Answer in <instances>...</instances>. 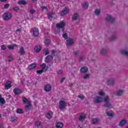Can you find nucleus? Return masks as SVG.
Wrapping results in <instances>:
<instances>
[{
	"label": "nucleus",
	"instance_id": "6e6d98bb",
	"mask_svg": "<svg viewBox=\"0 0 128 128\" xmlns=\"http://www.w3.org/2000/svg\"><path fill=\"white\" fill-rule=\"evenodd\" d=\"M78 54H79L78 51L74 52V54L75 56H78Z\"/></svg>",
	"mask_w": 128,
	"mask_h": 128
},
{
	"label": "nucleus",
	"instance_id": "f3484780",
	"mask_svg": "<svg viewBox=\"0 0 128 128\" xmlns=\"http://www.w3.org/2000/svg\"><path fill=\"white\" fill-rule=\"evenodd\" d=\"M30 108H32V104L30 102H28V104L25 106L26 112H28V110H30Z\"/></svg>",
	"mask_w": 128,
	"mask_h": 128
},
{
	"label": "nucleus",
	"instance_id": "a211bd4d",
	"mask_svg": "<svg viewBox=\"0 0 128 128\" xmlns=\"http://www.w3.org/2000/svg\"><path fill=\"white\" fill-rule=\"evenodd\" d=\"M36 66V63L32 64L28 66V68L30 70H34V68H35Z\"/></svg>",
	"mask_w": 128,
	"mask_h": 128
},
{
	"label": "nucleus",
	"instance_id": "ea45409f",
	"mask_svg": "<svg viewBox=\"0 0 128 128\" xmlns=\"http://www.w3.org/2000/svg\"><path fill=\"white\" fill-rule=\"evenodd\" d=\"M3 16H12V14L8 12L4 14Z\"/></svg>",
	"mask_w": 128,
	"mask_h": 128
},
{
	"label": "nucleus",
	"instance_id": "f704fd0d",
	"mask_svg": "<svg viewBox=\"0 0 128 128\" xmlns=\"http://www.w3.org/2000/svg\"><path fill=\"white\" fill-rule=\"evenodd\" d=\"M16 112L17 114H24V110L20 108L17 109Z\"/></svg>",
	"mask_w": 128,
	"mask_h": 128
},
{
	"label": "nucleus",
	"instance_id": "79ce46f5",
	"mask_svg": "<svg viewBox=\"0 0 128 128\" xmlns=\"http://www.w3.org/2000/svg\"><path fill=\"white\" fill-rule=\"evenodd\" d=\"M78 98H80L81 100H82L84 98V96H82V94H80L78 96Z\"/></svg>",
	"mask_w": 128,
	"mask_h": 128
},
{
	"label": "nucleus",
	"instance_id": "69168bd1",
	"mask_svg": "<svg viewBox=\"0 0 128 128\" xmlns=\"http://www.w3.org/2000/svg\"><path fill=\"white\" fill-rule=\"evenodd\" d=\"M6 0H0V1L2 2H6Z\"/></svg>",
	"mask_w": 128,
	"mask_h": 128
},
{
	"label": "nucleus",
	"instance_id": "c03bdc74",
	"mask_svg": "<svg viewBox=\"0 0 128 128\" xmlns=\"http://www.w3.org/2000/svg\"><path fill=\"white\" fill-rule=\"evenodd\" d=\"M10 4H5L4 5V8H6V10H8V8H10Z\"/></svg>",
	"mask_w": 128,
	"mask_h": 128
},
{
	"label": "nucleus",
	"instance_id": "0e129e2a",
	"mask_svg": "<svg viewBox=\"0 0 128 128\" xmlns=\"http://www.w3.org/2000/svg\"><path fill=\"white\" fill-rule=\"evenodd\" d=\"M22 29H17L16 32H20Z\"/></svg>",
	"mask_w": 128,
	"mask_h": 128
},
{
	"label": "nucleus",
	"instance_id": "72a5a7b5",
	"mask_svg": "<svg viewBox=\"0 0 128 128\" xmlns=\"http://www.w3.org/2000/svg\"><path fill=\"white\" fill-rule=\"evenodd\" d=\"M94 14L96 16H100V10L98 9H96L94 11Z\"/></svg>",
	"mask_w": 128,
	"mask_h": 128
},
{
	"label": "nucleus",
	"instance_id": "20e7f679",
	"mask_svg": "<svg viewBox=\"0 0 128 128\" xmlns=\"http://www.w3.org/2000/svg\"><path fill=\"white\" fill-rule=\"evenodd\" d=\"M32 34L34 36L35 38H36L37 36H38V35L40 34V32H38V29L36 28H34L32 29Z\"/></svg>",
	"mask_w": 128,
	"mask_h": 128
},
{
	"label": "nucleus",
	"instance_id": "4468645a",
	"mask_svg": "<svg viewBox=\"0 0 128 128\" xmlns=\"http://www.w3.org/2000/svg\"><path fill=\"white\" fill-rule=\"evenodd\" d=\"M86 114L84 113H82L80 115L78 120H80V122H82V120H86Z\"/></svg>",
	"mask_w": 128,
	"mask_h": 128
},
{
	"label": "nucleus",
	"instance_id": "412c9836",
	"mask_svg": "<svg viewBox=\"0 0 128 128\" xmlns=\"http://www.w3.org/2000/svg\"><path fill=\"white\" fill-rule=\"evenodd\" d=\"M51 54L53 56H58V53L57 51L54 50H52L51 51Z\"/></svg>",
	"mask_w": 128,
	"mask_h": 128
},
{
	"label": "nucleus",
	"instance_id": "a878e982",
	"mask_svg": "<svg viewBox=\"0 0 128 128\" xmlns=\"http://www.w3.org/2000/svg\"><path fill=\"white\" fill-rule=\"evenodd\" d=\"M62 126H64V124L62 122H58L56 125V127L57 128H62Z\"/></svg>",
	"mask_w": 128,
	"mask_h": 128
},
{
	"label": "nucleus",
	"instance_id": "3c124183",
	"mask_svg": "<svg viewBox=\"0 0 128 128\" xmlns=\"http://www.w3.org/2000/svg\"><path fill=\"white\" fill-rule=\"evenodd\" d=\"M34 12H36V10H30V14H34Z\"/></svg>",
	"mask_w": 128,
	"mask_h": 128
},
{
	"label": "nucleus",
	"instance_id": "c85d7f7f",
	"mask_svg": "<svg viewBox=\"0 0 128 128\" xmlns=\"http://www.w3.org/2000/svg\"><path fill=\"white\" fill-rule=\"evenodd\" d=\"M120 52L122 54H123V56H128V52L126 51L125 50H122L120 51Z\"/></svg>",
	"mask_w": 128,
	"mask_h": 128
},
{
	"label": "nucleus",
	"instance_id": "864d4df0",
	"mask_svg": "<svg viewBox=\"0 0 128 128\" xmlns=\"http://www.w3.org/2000/svg\"><path fill=\"white\" fill-rule=\"evenodd\" d=\"M98 94H100V96H104V92L102 91H100L98 92Z\"/></svg>",
	"mask_w": 128,
	"mask_h": 128
},
{
	"label": "nucleus",
	"instance_id": "393cba45",
	"mask_svg": "<svg viewBox=\"0 0 128 128\" xmlns=\"http://www.w3.org/2000/svg\"><path fill=\"white\" fill-rule=\"evenodd\" d=\"M22 100L24 104H28V102H30L28 100V98H26V97H22Z\"/></svg>",
	"mask_w": 128,
	"mask_h": 128
},
{
	"label": "nucleus",
	"instance_id": "39448f33",
	"mask_svg": "<svg viewBox=\"0 0 128 128\" xmlns=\"http://www.w3.org/2000/svg\"><path fill=\"white\" fill-rule=\"evenodd\" d=\"M44 90L47 92H50V90H52V86L49 84H46L44 86Z\"/></svg>",
	"mask_w": 128,
	"mask_h": 128
},
{
	"label": "nucleus",
	"instance_id": "2f4dec72",
	"mask_svg": "<svg viewBox=\"0 0 128 128\" xmlns=\"http://www.w3.org/2000/svg\"><path fill=\"white\" fill-rule=\"evenodd\" d=\"M124 94V90H118L116 93V96H122V94Z\"/></svg>",
	"mask_w": 128,
	"mask_h": 128
},
{
	"label": "nucleus",
	"instance_id": "5fc2aeb1",
	"mask_svg": "<svg viewBox=\"0 0 128 128\" xmlns=\"http://www.w3.org/2000/svg\"><path fill=\"white\" fill-rule=\"evenodd\" d=\"M2 50H6V46L4 45L1 46Z\"/></svg>",
	"mask_w": 128,
	"mask_h": 128
},
{
	"label": "nucleus",
	"instance_id": "2eb2a0df",
	"mask_svg": "<svg viewBox=\"0 0 128 128\" xmlns=\"http://www.w3.org/2000/svg\"><path fill=\"white\" fill-rule=\"evenodd\" d=\"M88 70V68L86 66L82 67L80 69V72H82V74H84V72H86Z\"/></svg>",
	"mask_w": 128,
	"mask_h": 128
},
{
	"label": "nucleus",
	"instance_id": "a19ab883",
	"mask_svg": "<svg viewBox=\"0 0 128 128\" xmlns=\"http://www.w3.org/2000/svg\"><path fill=\"white\" fill-rule=\"evenodd\" d=\"M36 74H42V72H44V70H38L36 71Z\"/></svg>",
	"mask_w": 128,
	"mask_h": 128
},
{
	"label": "nucleus",
	"instance_id": "7c9ffc66",
	"mask_svg": "<svg viewBox=\"0 0 128 128\" xmlns=\"http://www.w3.org/2000/svg\"><path fill=\"white\" fill-rule=\"evenodd\" d=\"M126 120H122L121 122H120L119 126H124L126 124Z\"/></svg>",
	"mask_w": 128,
	"mask_h": 128
},
{
	"label": "nucleus",
	"instance_id": "e433bc0d",
	"mask_svg": "<svg viewBox=\"0 0 128 128\" xmlns=\"http://www.w3.org/2000/svg\"><path fill=\"white\" fill-rule=\"evenodd\" d=\"M100 54H106V50L102 48L100 50Z\"/></svg>",
	"mask_w": 128,
	"mask_h": 128
},
{
	"label": "nucleus",
	"instance_id": "a18cd8bd",
	"mask_svg": "<svg viewBox=\"0 0 128 128\" xmlns=\"http://www.w3.org/2000/svg\"><path fill=\"white\" fill-rule=\"evenodd\" d=\"M90 78V74H86L84 76V80H86V78Z\"/></svg>",
	"mask_w": 128,
	"mask_h": 128
},
{
	"label": "nucleus",
	"instance_id": "4c0bfd02",
	"mask_svg": "<svg viewBox=\"0 0 128 128\" xmlns=\"http://www.w3.org/2000/svg\"><path fill=\"white\" fill-rule=\"evenodd\" d=\"M40 124H42V122H40V121H37L35 123V126H40Z\"/></svg>",
	"mask_w": 128,
	"mask_h": 128
},
{
	"label": "nucleus",
	"instance_id": "ddd939ff",
	"mask_svg": "<svg viewBox=\"0 0 128 128\" xmlns=\"http://www.w3.org/2000/svg\"><path fill=\"white\" fill-rule=\"evenodd\" d=\"M10 88H12V82L8 81L7 82V84L5 85L4 88L8 90H10Z\"/></svg>",
	"mask_w": 128,
	"mask_h": 128
},
{
	"label": "nucleus",
	"instance_id": "f03ea898",
	"mask_svg": "<svg viewBox=\"0 0 128 128\" xmlns=\"http://www.w3.org/2000/svg\"><path fill=\"white\" fill-rule=\"evenodd\" d=\"M64 26H66V22L63 20L56 24V28H62V32H64Z\"/></svg>",
	"mask_w": 128,
	"mask_h": 128
},
{
	"label": "nucleus",
	"instance_id": "cd10ccee",
	"mask_svg": "<svg viewBox=\"0 0 128 128\" xmlns=\"http://www.w3.org/2000/svg\"><path fill=\"white\" fill-rule=\"evenodd\" d=\"M12 56H7L6 61L8 62H12Z\"/></svg>",
	"mask_w": 128,
	"mask_h": 128
},
{
	"label": "nucleus",
	"instance_id": "9b49d317",
	"mask_svg": "<svg viewBox=\"0 0 128 128\" xmlns=\"http://www.w3.org/2000/svg\"><path fill=\"white\" fill-rule=\"evenodd\" d=\"M13 92H14V94L18 95L22 94V91L20 90V89L18 88H15L13 90Z\"/></svg>",
	"mask_w": 128,
	"mask_h": 128
},
{
	"label": "nucleus",
	"instance_id": "bf43d9fd",
	"mask_svg": "<svg viewBox=\"0 0 128 128\" xmlns=\"http://www.w3.org/2000/svg\"><path fill=\"white\" fill-rule=\"evenodd\" d=\"M66 80V78L64 77V78H62L60 80V82L62 84V82H64V81Z\"/></svg>",
	"mask_w": 128,
	"mask_h": 128
},
{
	"label": "nucleus",
	"instance_id": "423d86ee",
	"mask_svg": "<svg viewBox=\"0 0 128 128\" xmlns=\"http://www.w3.org/2000/svg\"><path fill=\"white\" fill-rule=\"evenodd\" d=\"M53 58H52V55H48L44 58V62H50L52 60Z\"/></svg>",
	"mask_w": 128,
	"mask_h": 128
},
{
	"label": "nucleus",
	"instance_id": "6ab92c4d",
	"mask_svg": "<svg viewBox=\"0 0 128 128\" xmlns=\"http://www.w3.org/2000/svg\"><path fill=\"white\" fill-rule=\"evenodd\" d=\"M107 84L108 86H114V82L112 78H110L108 80Z\"/></svg>",
	"mask_w": 128,
	"mask_h": 128
},
{
	"label": "nucleus",
	"instance_id": "6e6552de",
	"mask_svg": "<svg viewBox=\"0 0 128 128\" xmlns=\"http://www.w3.org/2000/svg\"><path fill=\"white\" fill-rule=\"evenodd\" d=\"M102 102V98L100 96H97L95 100H94V104H99Z\"/></svg>",
	"mask_w": 128,
	"mask_h": 128
},
{
	"label": "nucleus",
	"instance_id": "b1692460",
	"mask_svg": "<svg viewBox=\"0 0 128 128\" xmlns=\"http://www.w3.org/2000/svg\"><path fill=\"white\" fill-rule=\"evenodd\" d=\"M16 46V44H14L13 45H8L7 48H8L9 50H14V47Z\"/></svg>",
	"mask_w": 128,
	"mask_h": 128
},
{
	"label": "nucleus",
	"instance_id": "338daca9",
	"mask_svg": "<svg viewBox=\"0 0 128 128\" xmlns=\"http://www.w3.org/2000/svg\"><path fill=\"white\" fill-rule=\"evenodd\" d=\"M0 128H4V126H2V125H0Z\"/></svg>",
	"mask_w": 128,
	"mask_h": 128
},
{
	"label": "nucleus",
	"instance_id": "f8f14e48",
	"mask_svg": "<svg viewBox=\"0 0 128 128\" xmlns=\"http://www.w3.org/2000/svg\"><path fill=\"white\" fill-rule=\"evenodd\" d=\"M66 46H72V44H74V40L69 38L66 40Z\"/></svg>",
	"mask_w": 128,
	"mask_h": 128
},
{
	"label": "nucleus",
	"instance_id": "4d7b16f0",
	"mask_svg": "<svg viewBox=\"0 0 128 128\" xmlns=\"http://www.w3.org/2000/svg\"><path fill=\"white\" fill-rule=\"evenodd\" d=\"M48 54H50V51L46 50H45V56H48Z\"/></svg>",
	"mask_w": 128,
	"mask_h": 128
},
{
	"label": "nucleus",
	"instance_id": "0eeeda50",
	"mask_svg": "<svg viewBox=\"0 0 128 128\" xmlns=\"http://www.w3.org/2000/svg\"><path fill=\"white\" fill-rule=\"evenodd\" d=\"M68 12H70L68 8L65 7L64 10H63L62 11V12L60 13V16H66V14Z\"/></svg>",
	"mask_w": 128,
	"mask_h": 128
},
{
	"label": "nucleus",
	"instance_id": "aec40b11",
	"mask_svg": "<svg viewBox=\"0 0 128 128\" xmlns=\"http://www.w3.org/2000/svg\"><path fill=\"white\" fill-rule=\"evenodd\" d=\"M106 22H114V18L112 16H108L106 18Z\"/></svg>",
	"mask_w": 128,
	"mask_h": 128
},
{
	"label": "nucleus",
	"instance_id": "dca6fc26",
	"mask_svg": "<svg viewBox=\"0 0 128 128\" xmlns=\"http://www.w3.org/2000/svg\"><path fill=\"white\" fill-rule=\"evenodd\" d=\"M34 50L35 52H40V51L42 50V46H36L34 48Z\"/></svg>",
	"mask_w": 128,
	"mask_h": 128
},
{
	"label": "nucleus",
	"instance_id": "603ef678",
	"mask_svg": "<svg viewBox=\"0 0 128 128\" xmlns=\"http://www.w3.org/2000/svg\"><path fill=\"white\" fill-rule=\"evenodd\" d=\"M116 38V36H113L110 38V40H115Z\"/></svg>",
	"mask_w": 128,
	"mask_h": 128
},
{
	"label": "nucleus",
	"instance_id": "c756f323",
	"mask_svg": "<svg viewBox=\"0 0 128 128\" xmlns=\"http://www.w3.org/2000/svg\"><path fill=\"white\" fill-rule=\"evenodd\" d=\"M44 44L45 46H48L50 44V40L48 39L45 40L44 42Z\"/></svg>",
	"mask_w": 128,
	"mask_h": 128
},
{
	"label": "nucleus",
	"instance_id": "bb28decb",
	"mask_svg": "<svg viewBox=\"0 0 128 128\" xmlns=\"http://www.w3.org/2000/svg\"><path fill=\"white\" fill-rule=\"evenodd\" d=\"M18 4H26V2L24 0H20L18 2Z\"/></svg>",
	"mask_w": 128,
	"mask_h": 128
},
{
	"label": "nucleus",
	"instance_id": "f257e3e1",
	"mask_svg": "<svg viewBox=\"0 0 128 128\" xmlns=\"http://www.w3.org/2000/svg\"><path fill=\"white\" fill-rule=\"evenodd\" d=\"M105 104L104 105V106L105 108H112V106L110 102V97L108 96H106L104 98Z\"/></svg>",
	"mask_w": 128,
	"mask_h": 128
},
{
	"label": "nucleus",
	"instance_id": "1a4fd4ad",
	"mask_svg": "<svg viewBox=\"0 0 128 128\" xmlns=\"http://www.w3.org/2000/svg\"><path fill=\"white\" fill-rule=\"evenodd\" d=\"M18 52L20 56H24V54H26V51L24 50V47H22V46L20 47Z\"/></svg>",
	"mask_w": 128,
	"mask_h": 128
},
{
	"label": "nucleus",
	"instance_id": "052dcab7",
	"mask_svg": "<svg viewBox=\"0 0 128 128\" xmlns=\"http://www.w3.org/2000/svg\"><path fill=\"white\" fill-rule=\"evenodd\" d=\"M73 16H78V13H74Z\"/></svg>",
	"mask_w": 128,
	"mask_h": 128
},
{
	"label": "nucleus",
	"instance_id": "13d9d810",
	"mask_svg": "<svg viewBox=\"0 0 128 128\" xmlns=\"http://www.w3.org/2000/svg\"><path fill=\"white\" fill-rule=\"evenodd\" d=\"M78 16H72V20H78Z\"/></svg>",
	"mask_w": 128,
	"mask_h": 128
},
{
	"label": "nucleus",
	"instance_id": "680f3d73",
	"mask_svg": "<svg viewBox=\"0 0 128 128\" xmlns=\"http://www.w3.org/2000/svg\"><path fill=\"white\" fill-rule=\"evenodd\" d=\"M64 71H62V70H59L58 72V73L59 74H62V72Z\"/></svg>",
	"mask_w": 128,
	"mask_h": 128
},
{
	"label": "nucleus",
	"instance_id": "774afa93",
	"mask_svg": "<svg viewBox=\"0 0 128 128\" xmlns=\"http://www.w3.org/2000/svg\"><path fill=\"white\" fill-rule=\"evenodd\" d=\"M48 16H52V14H50L49 15H48Z\"/></svg>",
	"mask_w": 128,
	"mask_h": 128
},
{
	"label": "nucleus",
	"instance_id": "de8ad7c7",
	"mask_svg": "<svg viewBox=\"0 0 128 128\" xmlns=\"http://www.w3.org/2000/svg\"><path fill=\"white\" fill-rule=\"evenodd\" d=\"M40 8L42 10H48V8L46 6H40Z\"/></svg>",
	"mask_w": 128,
	"mask_h": 128
},
{
	"label": "nucleus",
	"instance_id": "e2e57ef3",
	"mask_svg": "<svg viewBox=\"0 0 128 128\" xmlns=\"http://www.w3.org/2000/svg\"><path fill=\"white\" fill-rule=\"evenodd\" d=\"M79 61L82 62V56H80Z\"/></svg>",
	"mask_w": 128,
	"mask_h": 128
},
{
	"label": "nucleus",
	"instance_id": "58836bf2",
	"mask_svg": "<svg viewBox=\"0 0 128 128\" xmlns=\"http://www.w3.org/2000/svg\"><path fill=\"white\" fill-rule=\"evenodd\" d=\"M40 66L42 68V70H44L46 68V64L44 63H43L42 65H40Z\"/></svg>",
	"mask_w": 128,
	"mask_h": 128
},
{
	"label": "nucleus",
	"instance_id": "7ed1b4c3",
	"mask_svg": "<svg viewBox=\"0 0 128 128\" xmlns=\"http://www.w3.org/2000/svg\"><path fill=\"white\" fill-rule=\"evenodd\" d=\"M66 104L64 102V101L60 100L59 102V108L62 110H66Z\"/></svg>",
	"mask_w": 128,
	"mask_h": 128
},
{
	"label": "nucleus",
	"instance_id": "c9c22d12",
	"mask_svg": "<svg viewBox=\"0 0 128 128\" xmlns=\"http://www.w3.org/2000/svg\"><path fill=\"white\" fill-rule=\"evenodd\" d=\"M12 10H14V12H18V10H20V7H18V6H15L14 7Z\"/></svg>",
	"mask_w": 128,
	"mask_h": 128
},
{
	"label": "nucleus",
	"instance_id": "09e8293b",
	"mask_svg": "<svg viewBox=\"0 0 128 128\" xmlns=\"http://www.w3.org/2000/svg\"><path fill=\"white\" fill-rule=\"evenodd\" d=\"M11 122H16V117H12L11 118Z\"/></svg>",
	"mask_w": 128,
	"mask_h": 128
},
{
	"label": "nucleus",
	"instance_id": "49530a36",
	"mask_svg": "<svg viewBox=\"0 0 128 128\" xmlns=\"http://www.w3.org/2000/svg\"><path fill=\"white\" fill-rule=\"evenodd\" d=\"M93 124H97V122H98V118H94L92 119Z\"/></svg>",
	"mask_w": 128,
	"mask_h": 128
},
{
	"label": "nucleus",
	"instance_id": "9d476101",
	"mask_svg": "<svg viewBox=\"0 0 128 128\" xmlns=\"http://www.w3.org/2000/svg\"><path fill=\"white\" fill-rule=\"evenodd\" d=\"M54 114V113L50 111L48 112L46 114V118H48V120H50V118H52V116Z\"/></svg>",
	"mask_w": 128,
	"mask_h": 128
},
{
	"label": "nucleus",
	"instance_id": "473e14b6",
	"mask_svg": "<svg viewBox=\"0 0 128 128\" xmlns=\"http://www.w3.org/2000/svg\"><path fill=\"white\" fill-rule=\"evenodd\" d=\"M2 18L4 20H10V18H12V16H3Z\"/></svg>",
	"mask_w": 128,
	"mask_h": 128
},
{
	"label": "nucleus",
	"instance_id": "4be33fe9",
	"mask_svg": "<svg viewBox=\"0 0 128 128\" xmlns=\"http://www.w3.org/2000/svg\"><path fill=\"white\" fill-rule=\"evenodd\" d=\"M0 106H2V104H6V100L3 98H2V95L0 94Z\"/></svg>",
	"mask_w": 128,
	"mask_h": 128
},
{
	"label": "nucleus",
	"instance_id": "5701e85b",
	"mask_svg": "<svg viewBox=\"0 0 128 128\" xmlns=\"http://www.w3.org/2000/svg\"><path fill=\"white\" fill-rule=\"evenodd\" d=\"M82 8H84L85 10H86L88 8V2H84L82 4Z\"/></svg>",
	"mask_w": 128,
	"mask_h": 128
},
{
	"label": "nucleus",
	"instance_id": "37998d69",
	"mask_svg": "<svg viewBox=\"0 0 128 128\" xmlns=\"http://www.w3.org/2000/svg\"><path fill=\"white\" fill-rule=\"evenodd\" d=\"M62 38H64L65 40H68V34H66V33L64 34H62Z\"/></svg>",
	"mask_w": 128,
	"mask_h": 128
},
{
	"label": "nucleus",
	"instance_id": "8fccbe9b",
	"mask_svg": "<svg viewBox=\"0 0 128 128\" xmlns=\"http://www.w3.org/2000/svg\"><path fill=\"white\" fill-rule=\"evenodd\" d=\"M106 114L107 116H113L112 114L110 112H106Z\"/></svg>",
	"mask_w": 128,
	"mask_h": 128
}]
</instances>
